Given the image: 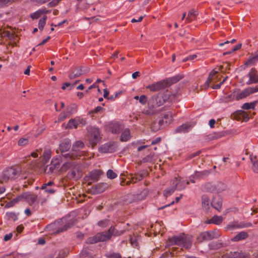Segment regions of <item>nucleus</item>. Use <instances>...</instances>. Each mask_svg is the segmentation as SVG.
Instances as JSON below:
<instances>
[{
    "instance_id": "obj_37",
    "label": "nucleus",
    "mask_w": 258,
    "mask_h": 258,
    "mask_svg": "<svg viewBox=\"0 0 258 258\" xmlns=\"http://www.w3.org/2000/svg\"><path fill=\"white\" fill-rule=\"evenodd\" d=\"M22 200L21 195L18 196L17 198L13 199L12 201L8 202L5 205V208H9L14 206L19 201Z\"/></svg>"
},
{
    "instance_id": "obj_58",
    "label": "nucleus",
    "mask_w": 258,
    "mask_h": 258,
    "mask_svg": "<svg viewBox=\"0 0 258 258\" xmlns=\"http://www.w3.org/2000/svg\"><path fill=\"white\" fill-rule=\"evenodd\" d=\"M1 36L3 37H8L11 38V33L9 31H4L2 33H1Z\"/></svg>"
},
{
    "instance_id": "obj_26",
    "label": "nucleus",
    "mask_w": 258,
    "mask_h": 258,
    "mask_svg": "<svg viewBox=\"0 0 258 258\" xmlns=\"http://www.w3.org/2000/svg\"><path fill=\"white\" fill-rule=\"evenodd\" d=\"M114 150L113 147L111 144H106L102 146L100 148L101 153L112 152Z\"/></svg>"
},
{
    "instance_id": "obj_45",
    "label": "nucleus",
    "mask_w": 258,
    "mask_h": 258,
    "mask_svg": "<svg viewBox=\"0 0 258 258\" xmlns=\"http://www.w3.org/2000/svg\"><path fill=\"white\" fill-rule=\"evenodd\" d=\"M144 176L141 174H136L132 177V181L133 183H136L138 181L143 179Z\"/></svg>"
},
{
    "instance_id": "obj_10",
    "label": "nucleus",
    "mask_w": 258,
    "mask_h": 258,
    "mask_svg": "<svg viewBox=\"0 0 258 258\" xmlns=\"http://www.w3.org/2000/svg\"><path fill=\"white\" fill-rule=\"evenodd\" d=\"M87 123L86 120L83 118L71 119H70L66 126L67 128H72L73 127L77 128L79 126H83Z\"/></svg>"
},
{
    "instance_id": "obj_4",
    "label": "nucleus",
    "mask_w": 258,
    "mask_h": 258,
    "mask_svg": "<svg viewBox=\"0 0 258 258\" xmlns=\"http://www.w3.org/2000/svg\"><path fill=\"white\" fill-rule=\"evenodd\" d=\"M169 242L171 245H177L181 246L186 249L190 248L191 245V240L189 238L186 237L184 234L169 238Z\"/></svg>"
},
{
    "instance_id": "obj_39",
    "label": "nucleus",
    "mask_w": 258,
    "mask_h": 258,
    "mask_svg": "<svg viewBox=\"0 0 258 258\" xmlns=\"http://www.w3.org/2000/svg\"><path fill=\"white\" fill-rule=\"evenodd\" d=\"M197 12L194 10L189 11L188 13L186 21L191 22L192 21V18H195L197 16Z\"/></svg>"
},
{
    "instance_id": "obj_5",
    "label": "nucleus",
    "mask_w": 258,
    "mask_h": 258,
    "mask_svg": "<svg viewBox=\"0 0 258 258\" xmlns=\"http://www.w3.org/2000/svg\"><path fill=\"white\" fill-rule=\"evenodd\" d=\"M82 176V170L80 165L76 162L68 173L67 177L70 179L77 180Z\"/></svg>"
},
{
    "instance_id": "obj_1",
    "label": "nucleus",
    "mask_w": 258,
    "mask_h": 258,
    "mask_svg": "<svg viewBox=\"0 0 258 258\" xmlns=\"http://www.w3.org/2000/svg\"><path fill=\"white\" fill-rule=\"evenodd\" d=\"M177 94L171 93L166 90L163 93H159L151 97L148 102L149 108H155L163 105L166 101L172 102L174 101Z\"/></svg>"
},
{
    "instance_id": "obj_56",
    "label": "nucleus",
    "mask_w": 258,
    "mask_h": 258,
    "mask_svg": "<svg viewBox=\"0 0 258 258\" xmlns=\"http://www.w3.org/2000/svg\"><path fill=\"white\" fill-rule=\"evenodd\" d=\"M109 220L105 219L98 222V225L102 227H105L108 224Z\"/></svg>"
},
{
    "instance_id": "obj_16",
    "label": "nucleus",
    "mask_w": 258,
    "mask_h": 258,
    "mask_svg": "<svg viewBox=\"0 0 258 258\" xmlns=\"http://www.w3.org/2000/svg\"><path fill=\"white\" fill-rule=\"evenodd\" d=\"M192 125L189 123H186L178 126L175 130V133L177 134H185L189 131Z\"/></svg>"
},
{
    "instance_id": "obj_61",
    "label": "nucleus",
    "mask_w": 258,
    "mask_h": 258,
    "mask_svg": "<svg viewBox=\"0 0 258 258\" xmlns=\"http://www.w3.org/2000/svg\"><path fill=\"white\" fill-rule=\"evenodd\" d=\"M108 258H121V256L119 253H113L108 255Z\"/></svg>"
},
{
    "instance_id": "obj_63",
    "label": "nucleus",
    "mask_w": 258,
    "mask_h": 258,
    "mask_svg": "<svg viewBox=\"0 0 258 258\" xmlns=\"http://www.w3.org/2000/svg\"><path fill=\"white\" fill-rule=\"evenodd\" d=\"M235 99V96L234 95V91H233L232 93L229 95H228L226 97V101H229L230 100H233L234 99Z\"/></svg>"
},
{
    "instance_id": "obj_46",
    "label": "nucleus",
    "mask_w": 258,
    "mask_h": 258,
    "mask_svg": "<svg viewBox=\"0 0 258 258\" xmlns=\"http://www.w3.org/2000/svg\"><path fill=\"white\" fill-rule=\"evenodd\" d=\"M71 226L70 224H66L63 227L59 228L56 231L53 232V234H58L61 232L67 230L68 228H70Z\"/></svg>"
},
{
    "instance_id": "obj_41",
    "label": "nucleus",
    "mask_w": 258,
    "mask_h": 258,
    "mask_svg": "<svg viewBox=\"0 0 258 258\" xmlns=\"http://www.w3.org/2000/svg\"><path fill=\"white\" fill-rule=\"evenodd\" d=\"M47 17L46 15H44L42 19H41L38 23V27L39 29L41 30H42L44 25L46 24V21L47 20Z\"/></svg>"
},
{
    "instance_id": "obj_11",
    "label": "nucleus",
    "mask_w": 258,
    "mask_h": 258,
    "mask_svg": "<svg viewBox=\"0 0 258 258\" xmlns=\"http://www.w3.org/2000/svg\"><path fill=\"white\" fill-rule=\"evenodd\" d=\"M167 88L166 84L163 80L157 82L155 83L149 85L146 87V88L150 90L152 92L159 91Z\"/></svg>"
},
{
    "instance_id": "obj_9",
    "label": "nucleus",
    "mask_w": 258,
    "mask_h": 258,
    "mask_svg": "<svg viewBox=\"0 0 258 258\" xmlns=\"http://www.w3.org/2000/svg\"><path fill=\"white\" fill-rule=\"evenodd\" d=\"M252 92L250 87L246 88L242 91H240V89L236 88L234 90V95L235 96L236 100H239L249 96L252 94Z\"/></svg>"
},
{
    "instance_id": "obj_20",
    "label": "nucleus",
    "mask_w": 258,
    "mask_h": 258,
    "mask_svg": "<svg viewBox=\"0 0 258 258\" xmlns=\"http://www.w3.org/2000/svg\"><path fill=\"white\" fill-rule=\"evenodd\" d=\"M228 258H247L248 255L242 251L230 252L228 255Z\"/></svg>"
},
{
    "instance_id": "obj_29",
    "label": "nucleus",
    "mask_w": 258,
    "mask_h": 258,
    "mask_svg": "<svg viewBox=\"0 0 258 258\" xmlns=\"http://www.w3.org/2000/svg\"><path fill=\"white\" fill-rule=\"evenodd\" d=\"M74 161H67L61 166L59 171L60 172H65L71 168L74 165Z\"/></svg>"
},
{
    "instance_id": "obj_62",
    "label": "nucleus",
    "mask_w": 258,
    "mask_h": 258,
    "mask_svg": "<svg viewBox=\"0 0 258 258\" xmlns=\"http://www.w3.org/2000/svg\"><path fill=\"white\" fill-rule=\"evenodd\" d=\"M102 109H103V108L102 107H101V106H97V107H96L95 108L94 110L90 111L89 113L90 114H91V113H97L99 112V111H100Z\"/></svg>"
},
{
    "instance_id": "obj_48",
    "label": "nucleus",
    "mask_w": 258,
    "mask_h": 258,
    "mask_svg": "<svg viewBox=\"0 0 258 258\" xmlns=\"http://www.w3.org/2000/svg\"><path fill=\"white\" fill-rule=\"evenodd\" d=\"M209 173L208 170H205L202 172H196L195 176L198 177H203V176H207Z\"/></svg>"
},
{
    "instance_id": "obj_53",
    "label": "nucleus",
    "mask_w": 258,
    "mask_h": 258,
    "mask_svg": "<svg viewBox=\"0 0 258 258\" xmlns=\"http://www.w3.org/2000/svg\"><path fill=\"white\" fill-rule=\"evenodd\" d=\"M59 222H55L53 223H52L48 225L46 228L48 231H50L51 230L54 229L55 228V227L59 224Z\"/></svg>"
},
{
    "instance_id": "obj_3",
    "label": "nucleus",
    "mask_w": 258,
    "mask_h": 258,
    "mask_svg": "<svg viewBox=\"0 0 258 258\" xmlns=\"http://www.w3.org/2000/svg\"><path fill=\"white\" fill-rule=\"evenodd\" d=\"M22 172L21 168L18 165L6 167L2 172L0 177V183H8L19 177Z\"/></svg>"
},
{
    "instance_id": "obj_8",
    "label": "nucleus",
    "mask_w": 258,
    "mask_h": 258,
    "mask_svg": "<svg viewBox=\"0 0 258 258\" xmlns=\"http://www.w3.org/2000/svg\"><path fill=\"white\" fill-rule=\"evenodd\" d=\"M100 133L98 128H92L90 131V134L89 136V140L92 147H94L100 141Z\"/></svg>"
},
{
    "instance_id": "obj_47",
    "label": "nucleus",
    "mask_w": 258,
    "mask_h": 258,
    "mask_svg": "<svg viewBox=\"0 0 258 258\" xmlns=\"http://www.w3.org/2000/svg\"><path fill=\"white\" fill-rule=\"evenodd\" d=\"M28 143V139L27 138H20L18 142V145L20 146H23Z\"/></svg>"
},
{
    "instance_id": "obj_35",
    "label": "nucleus",
    "mask_w": 258,
    "mask_h": 258,
    "mask_svg": "<svg viewBox=\"0 0 258 258\" xmlns=\"http://www.w3.org/2000/svg\"><path fill=\"white\" fill-rule=\"evenodd\" d=\"M173 114L172 112H168L163 114L162 118L165 119L166 123H170L173 120Z\"/></svg>"
},
{
    "instance_id": "obj_6",
    "label": "nucleus",
    "mask_w": 258,
    "mask_h": 258,
    "mask_svg": "<svg viewBox=\"0 0 258 258\" xmlns=\"http://www.w3.org/2000/svg\"><path fill=\"white\" fill-rule=\"evenodd\" d=\"M85 153V151H82V149L79 148H74L73 146L71 152L65 154H62V157L66 159L74 160L84 156Z\"/></svg>"
},
{
    "instance_id": "obj_40",
    "label": "nucleus",
    "mask_w": 258,
    "mask_h": 258,
    "mask_svg": "<svg viewBox=\"0 0 258 258\" xmlns=\"http://www.w3.org/2000/svg\"><path fill=\"white\" fill-rule=\"evenodd\" d=\"M205 189L207 191L214 192L215 191V184L211 183H207L204 185Z\"/></svg>"
},
{
    "instance_id": "obj_36",
    "label": "nucleus",
    "mask_w": 258,
    "mask_h": 258,
    "mask_svg": "<svg viewBox=\"0 0 258 258\" xmlns=\"http://www.w3.org/2000/svg\"><path fill=\"white\" fill-rule=\"evenodd\" d=\"M257 103V101H254L251 103H245L243 104L241 108L244 110H248L250 108L254 109L255 105Z\"/></svg>"
},
{
    "instance_id": "obj_14",
    "label": "nucleus",
    "mask_w": 258,
    "mask_h": 258,
    "mask_svg": "<svg viewBox=\"0 0 258 258\" xmlns=\"http://www.w3.org/2000/svg\"><path fill=\"white\" fill-rule=\"evenodd\" d=\"M249 80L246 83L247 84L250 85L253 83L258 82V75L257 71L255 69H251L249 73L248 74Z\"/></svg>"
},
{
    "instance_id": "obj_12",
    "label": "nucleus",
    "mask_w": 258,
    "mask_h": 258,
    "mask_svg": "<svg viewBox=\"0 0 258 258\" xmlns=\"http://www.w3.org/2000/svg\"><path fill=\"white\" fill-rule=\"evenodd\" d=\"M102 173L100 170H94L91 171L86 177V180L89 181L88 184H90L92 182L97 181Z\"/></svg>"
},
{
    "instance_id": "obj_42",
    "label": "nucleus",
    "mask_w": 258,
    "mask_h": 258,
    "mask_svg": "<svg viewBox=\"0 0 258 258\" xmlns=\"http://www.w3.org/2000/svg\"><path fill=\"white\" fill-rule=\"evenodd\" d=\"M154 156V153H150V154L147 155L145 157L143 158L142 160H141V162L143 163H147V162H151L153 160V158Z\"/></svg>"
},
{
    "instance_id": "obj_23",
    "label": "nucleus",
    "mask_w": 258,
    "mask_h": 258,
    "mask_svg": "<svg viewBox=\"0 0 258 258\" xmlns=\"http://www.w3.org/2000/svg\"><path fill=\"white\" fill-rule=\"evenodd\" d=\"M84 74L82 67H78L75 69L74 71H72L69 75V77L70 79H74L77 78Z\"/></svg>"
},
{
    "instance_id": "obj_2",
    "label": "nucleus",
    "mask_w": 258,
    "mask_h": 258,
    "mask_svg": "<svg viewBox=\"0 0 258 258\" xmlns=\"http://www.w3.org/2000/svg\"><path fill=\"white\" fill-rule=\"evenodd\" d=\"M123 233L122 231H115L114 226H111L108 231L98 233L93 237L88 238L87 243L94 244L98 242H104L110 239L112 235L118 236Z\"/></svg>"
},
{
    "instance_id": "obj_38",
    "label": "nucleus",
    "mask_w": 258,
    "mask_h": 258,
    "mask_svg": "<svg viewBox=\"0 0 258 258\" xmlns=\"http://www.w3.org/2000/svg\"><path fill=\"white\" fill-rule=\"evenodd\" d=\"M59 164L58 163H55L54 164L51 165L50 166H46L45 171L47 174H51L52 173L54 170L58 167Z\"/></svg>"
},
{
    "instance_id": "obj_31",
    "label": "nucleus",
    "mask_w": 258,
    "mask_h": 258,
    "mask_svg": "<svg viewBox=\"0 0 258 258\" xmlns=\"http://www.w3.org/2000/svg\"><path fill=\"white\" fill-rule=\"evenodd\" d=\"M130 138V131L128 128H126L122 133L120 136V141L126 142Z\"/></svg>"
},
{
    "instance_id": "obj_57",
    "label": "nucleus",
    "mask_w": 258,
    "mask_h": 258,
    "mask_svg": "<svg viewBox=\"0 0 258 258\" xmlns=\"http://www.w3.org/2000/svg\"><path fill=\"white\" fill-rule=\"evenodd\" d=\"M252 224L250 222L248 223H240L237 227L238 228H244V227H249L251 226Z\"/></svg>"
},
{
    "instance_id": "obj_24",
    "label": "nucleus",
    "mask_w": 258,
    "mask_h": 258,
    "mask_svg": "<svg viewBox=\"0 0 258 258\" xmlns=\"http://www.w3.org/2000/svg\"><path fill=\"white\" fill-rule=\"evenodd\" d=\"M236 115L237 119H242L243 120L247 121L249 119L248 114L243 110H240L237 111Z\"/></svg>"
},
{
    "instance_id": "obj_17",
    "label": "nucleus",
    "mask_w": 258,
    "mask_h": 258,
    "mask_svg": "<svg viewBox=\"0 0 258 258\" xmlns=\"http://www.w3.org/2000/svg\"><path fill=\"white\" fill-rule=\"evenodd\" d=\"M107 187V185L106 183H99L95 187H93L91 189V192L93 194H97L103 192Z\"/></svg>"
},
{
    "instance_id": "obj_28",
    "label": "nucleus",
    "mask_w": 258,
    "mask_h": 258,
    "mask_svg": "<svg viewBox=\"0 0 258 258\" xmlns=\"http://www.w3.org/2000/svg\"><path fill=\"white\" fill-rule=\"evenodd\" d=\"M250 160L252 163V169L254 172L258 173V156L251 155Z\"/></svg>"
},
{
    "instance_id": "obj_33",
    "label": "nucleus",
    "mask_w": 258,
    "mask_h": 258,
    "mask_svg": "<svg viewBox=\"0 0 258 258\" xmlns=\"http://www.w3.org/2000/svg\"><path fill=\"white\" fill-rule=\"evenodd\" d=\"M175 185L174 186L170 189H167L164 191V195L165 197H167L168 196L171 195L172 193H173L174 190L176 189L177 185L178 183V181L177 178H175Z\"/></svg>"
},
{
    "instance_id": "obj_19",
    "label": "nucleus",
    "mask_w": 258,
    "mask_h": 258,
    "mask_svg": "<svg viewBox=\"0 0 258 258\" xmlns=\"http://www.w3.org/2000/svg\"><path fill=\"white\" fill-rule=\"evenodd\" d=\"M183 77V76L182 75H178L171 78H169L167 79L164 80L167 88L170 86L172 84L175 83L182 79Z\"/></svg>"
},
{
    "instance_id": "obj_49",
    "label": "nucleus",
    "mask_w": 258,
    "mask_h": 258,
    "mask_svg": "<svg viewBox=\"0 0 258 258\" xmlns=\"http://www.w3.org/2000/svg\"><path fill=\"white\" fill-rule=\"evenodd\" d=\"M160 128L161 126L157 122H154L151 125V130L155 132L159 131Z\"/></svg>"
},
{
    "instance_id": "obj_32",
    "label": "nucleus",
    "mask_w": 258,
    "mask_h": 258,
    "mask_svg": "<svg viewBox=\"0 0 258 258\" xmlns=\"http://www.w3.org/2000/svg\"><path fill=\"white\" fill-rule=\"evenodd\" d=\"M215 191L220 192L226 189V185L222 182H218L215 184Z\"/></svg>"
},
{
    "instance_id": "obj_50",
    "label": "nucleus",
    "mask_w": 258,
    "mask_h": 258,
    "mask_svg": "<svg viewBox=\"0 0 258 258\" xmlns=\"http://www.w3.org/2000/svg\"><path fill=\"white\" fill-rule=\"evenodd\" d=\"M73 145L74 148H79V149H82L84 147V143L81 141L76 142Z\"/></svg>"
},
{
    "instance_id": "obj_59",
    "label": "nucleus",
    "mask_w": 258,
    "mask_h": 258,
    "mask_svg": "<svg viewBox=\"0 0 258 258\" xmlns=\"http://www.w3.org/2000/svg\"><path fill=\"white\" fill-rule=\"evenodd\" d=\"M7 215L9 218H12L14 221H15L17 219V215L14 213H12V212L8 213L7 214Z\"/></svg>"
},
{
    "instance_id": "obj_43",
    "label": "nucleus",
    "mask_w": 258,
    "mask_h": 258,
    "mask_svg": "<svg viewBox=\"0 0 258 258\" xmlns=\"http://www.w3.org/2000/svg\"><path fill=\"white\" fill-rule=\"evenodd\" d=\"M209 203V198L206 196L204 195L202 198V204L203 207L206 208L207 207H208Z\"/></svg>"
},
{
    "instance_id": "obj_13",
    "label": "nucleus",
    "mask_w": 258,
    "mask_h": 258,
    "mask_svg": "<svg viewBox=\"0 0 258 258\" xmlns=\"http://www.w3.org/2000/svg\"><path fill=\"white\" fill-rule=\"evenodd\" d=\"M21 199L25 200L30 205L34 204L37 200V196L35 194H29L28 193H24L21 195Z\"/></svg>"
},
{
    "instance_id": "obj_7",
    "label": "nucleus",
    "mask_w": 258,
    "mask_h": 258,
    "mask_svg": "<svg viewBox=\"0 0 258 258\" xmlns=\"http://www.w3.org/2000/svg\"><path fill=\"white\" fill-rule=\"evenodd\" d=\"M148 194V191L146 189L143 190L140 194H137L133 195L130 194L126 196V197L130 199L125 198L124 201L126 202L127 203H131L134 201H141L144 200L147 197Z\"/></svg>"
},
{
    "instance_id": "obj_25",
    "label": "nucleus",
    "mask_w": 258,
    "mask_h": 258,
    "mask_svg": "<svg viewBox=\"0 0 258 258\" xmlns=\"http://www.w3.org/2000/svg\"><path fill=\"white\" fill-rule=\"evenodd\" d=\"M218 73V72L213 70V71L209 74L208 80L206 81L204 86L205 89L209 88V85L215 79H216L215 75Z\"/></svg>"
},
{
    "instance_id": "obj_15",
    "label": "nucleus",
    "mask_w": 258,
    "mask_h": 258,
    "mask_svg": "<svg viewBox=\"0 0 258 258\" xmlns=\"http://www.w3.org/2000/svg\"><path fill=\"white\" fill-rule=\"evenodd\" d=\"M123 127V124L118 122L111 123L109 125V131L114 134L119 133Z\"/></svg>"
},
{
    "instance_id": "obj_22",
    "label": "nucleus",
    "mask_w": 258,
    "mask_h": 258,
    "mask_svg": "<svg viewBox=\"0 0 258 258\" xmlns=\"http://www.w3.org/2000/svg\"><path fill=\"white\" fill-rule=\"evenodd\" d=\"M222 205V200L219 197L214 198L211 203L212 207L218 211L221 209Z\"/></svg>"
},
{
    "instance_id": "obj_55",
    "label": "nucleus",
    "mask_w": 258,
    "mask_h": 258,
    "mask_svg": "<svg viewBox=\"0 0 258 258\" xmlns=\"http://www.w3.org/2000/svg\"><path fill=\"white\" fill-rule=\"evenodd\" d=\"M140 102L142 104H145L147 102V97L145 95H142L139 98Z\"/></svg>"
},
{
    "instance_id": "obj_51",
    "label": "nucleus",
    "mask_w": 258,
    "mask_h": 258,
    "mask_svg": "<svg viewBox=\"0 0 258 258\" xmlns=\"http://www.w3.org/2000/svg\"><path fill=\"white\" fill-rule=\"evenodd\" d=\"M107 176L109 178L113 179L116 177L117 174L113 170L109 169L107 172Z\"/></svg>"
},
{
    "instance_id": "obj_54",
    "label": "nucleus",
    "mask_w": 258,
    "mask_h": 258,
    "mask_svg": "<svg viewBox=\"0 0 258 258\" xmlns=\"http://www.w3.org/2000/svg\"><path fill=\"white\" fill-rule=\"evenodd\" d=\"M210 247L212 249H218L220 248L222 246V243H213L210 244Z\"/></svg>"
},
{
    "instance_id": "obj_60",
    "label": "nucleus",
    "mask_w": 258,
    "mask_h": 258,
    "mask_svg": "<svg viewBox=\"0 0 258 258\" xmlns=\"http://www.w3.org/2000/svg\"><path fill=\"white\" fill-rule=\"evenodd\" d=\"M9 3H11L10 0H0V8L7 6Z\"/></svg>"
},
{
    "instance_id": "obj_34",
    "label": "nucleus",
    "mask_w": 258,
    "mask_h": 258,
    "mask_svg": "<svg viewBox=\"0 0 258 258\" xmlns=\"http://www.w3.org/2000/svg\"><path fill=\"white\" fill-rule=\"evenodd\" d=\"M51 152L50 149H46L44 150V152L43 153V158L44 160V164H46L47 161L49 160V159L51 157Z\"/></svg>"
},
{
    "instance_id": "obj_64",
    "label": "nucleus",
    "mask_w": 258,
    "mask_h": 258,
    "mask_svg": "<svg viewBox=\"0 0 258 258\" xmlns=\"http://www.w3.org/2000/svg\"><path fill=\"white\" fill-rule=\"evenodd\" d=\"M12 236H13V234L12 233H11L9 234L6 235L4 237V240L6 241H8L12 237Z\"/></svg>"
},
{
    "instance_id": "obj_21",
    "label": "nucleus",
    "mask_w": 258,
    "mask_h": 258,
    "mask_svg": "<svg viewBox=\"0 0 258 258\" xmlns=\"http://www.w3.org/2000/svg\"><path fill=\"white\" fill-rule=\"evenodd\" d=\"M212 237L210 231H205L201 233L197 238V240L199 242H202L204 240H212Z\"/></svg>"
},
{
    "instance_id": "obj_44",
    "label": "nucleus",
    "mask_w": 258,
    "mask_h": 258,
    "mask_svg": "<svg viewBox=\"0 0 258 258\" xmlns=\"http://www.w3.org/2000/svg\"><path fill=\"white\" fill-rule=\"evenodd\" d=\"M42 15H43V12L41 10H39L36 12L32 14L31 15V18L32 19H38Z\"/></svg>"
},
{
    "instance_id": "obj_52",
    "label": "nucleus",
    "mask_w": 258,
    "mask_h": 258,
    "mask_svg": "<svg viewBox=\"0 0 258 258\" xmlns=\"http://www.w3.org/2000/svg\"><path fill=\"white\" fill-rule=\"evenodd\" d=\"M210 232H211V234L213 239L217 238L221 235L220 232L216 230Z\"/></svg>"
},
{
    "instance_id": "obj_30",
    "label": "nucleus",
    "mask_w": 258,
    "mask_h": 258,
    "mask_svg": "<svg viewBox=\"0 0 258 258\" xmlns=\"http://www.w3.org/2000/svg\"><path fill=\"white\" fill-rule=\"evenodd\" d=\"M223 218L221 216H214L211 219L207 221H205V223L210 224L213 223L216 225H219L222 222Z\"/></svg>"
},
{
    "instance_id": "obj_18",
    "label": "nucleus",
    "mask_w": 258,
    "mask_h": 258,
    "mask_svg": "<svg viewBox=\"0 0 258 258\" xmlns=\"http://www.w3.org/2000/svg\"><path fill=\"white\" fill-rule=\"evenodd\" d=\"M71 147V143L70 140H65L62 141L59 145V150L61 155L65 154V152L70 150Z\"/></svg>"
},
{
    "instance_id": "obj_27",
    "label": "nucleus",
    "mask_w": 258,
    "mask_h": 258,
    "mask_svg": "<svg viewBox=\"0 0 258 258\" xmlns=\"http://www.w3.org/2000/svg\"><path fill=\"white\" fill-rule=\"evenodd\" d=\"M248 234L247 232L242 231L237 234L235 237L232 238L233 241H238L239 240H243L247 238Z\"/></svg>"
}]
</instances>
